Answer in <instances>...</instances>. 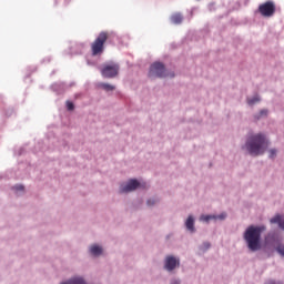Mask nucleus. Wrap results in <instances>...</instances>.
Here are the masks:
<instances>
[{"label":"nucleus","instance_id":"obj_1","mask_svg":"<svg viewBox=\"0 0 284 284\" xmlns=\"http://www.w3.org/2000/svg\"><path fill=\"white\" fill-rule=\"evenodd\" d=\"M267 145V139L263 134L258 133L255 135H251L247 139L245 148L252 156H260V154H265Z\"/></svg>","mask_w":284,"mask_h":284},{"label":"nucleus","instance_id":"obj_2","mask_svg":"<svg viewBox=\"0 0 284 284\" xmlns=\"http://www.w3.org/2000/svg\"><path fill=\"white\" fill-rule=\"evenodd\" d=\"M265 232V226H248L244 233V241L251 252L261 250V234Z\"/></svg>","mask_w":284,"mask_h":284},{"label":"nucleus","instance_id":"obj_3","mask_svg":"<svg viewBox=\"0 0 284 284\" xmlns=\"http://www.w3.org/2000/svg\"><path fill=\"white\" fill-rule=\"evenodd\" d=\"M110 39V33L108 31H102L98 34L95 40L91 43V54L92 57H101L105 51V43Z\"/></svg>","mask_w":284,"mask_h":284},{"label":"nucleus","instance_id":"obj_4","mask_svg":"<svg viewBox=\"0 0 284 284\" xmlns=\"http://www.w3.org/2000/svg\"><path fill=\"white\" fill-rule=\"evenodd\" d=\"M257 12H260L261 17H264L265 19L272 18L273 14H276V2L267 0L261 3L257 8Z\"/></svg>","mask_w":284,"mask_h":284},{"label":"nucleus","instance_id":"obj_5","mask_svg":"<svg viewBox=\"0 0 284 284\" xmlns=\"http://www.w3.org/2000/svg\"><path fill=\"white\" fill-rule=\"evenodd\" d=\"M168 73L165 71V64L161 62H154L150 67L149 77L150 79H163Z\"/></svg>","mask_w":284,"mask_h":284},{"label":"nucleus","instance_id":"obj_6","mask_svg":"<svg viewBox=\"0 0 284 284\" xmlns=\"http://www.w3.org/2000/svg\"><path fill=\"white\" fill-rule=\"evenodd\" d=\"M101 74L104 79H114L119 74V64L111 62L109 64H104L101 69Z\"/></svg>","mask_w":284,"mask_h":284},{"label":"nucleus","instance_id":"obj_7","mask_svg":"<svg viewBox=\"0 0 284 284\" xmlns=\"http://www.w3.org/2000/svg\"><path fill=\"white\" fill-rule=\"evenodd\" d=\"M140 186H141V183H139V181L130 180L125 185H121L120 192L122 194L128 192H134V190H136Z\"/></svg>","mask_w":284,"mask_h":284},{"label":"nucleus","instance_id":"obj_8","mask_svg":"<svg viewBox=\"0 0 284 284\" xmlns=\"http://www.w3.org/2000/svg\"><path fill=\"white\" fill-rule=\"evenodd\" d=\"M164 267H165V270H168V272H172V270H174V267H176V258H174L172 256H168L165 258Z\"/></svg>","mask_w":284,"mask_h":284},{"label":"nucleus","instance_id":"obj_9","mask_svg":"<svg viewBox=\"0 0 284 284\" xmlns=\"http://www.w3.org/2000/svg\"><path fill=\"white\" fill-rule=\"evenodd\" d=\"M185 227L189 232L193 234V232H196V229H194V217L190 215L185 221Z\"/></svg>","mask_w":284,"mask_h":284},{"label":"nucleus","instance_id":"obj_10","mask_svg":"<svg viewBox=\"0 0 284 284\" xmlns=\"http://www.w3.org/2000/svg\"><path fill=\"white\" fill-rule=\"evenodd\" d=\"M90 253L93 255V256H101V254L103 253V248L97 244L92 245L90 247Z\"/></svg>","mask_w":284,"mask_h":284},{"label":"nucleus","instance_id":"obj_11","mask_svg":"<svg viewBox=\"0 0 284 284\" xmlns=\"http://www.w3.org/2000/svg\"><path fill=\"white\" fill-rule=\"evenodd\" d=\"M100 88H102V90H105V92H112V91H114V85L108 84V83H102V84H100Z\"/></svg>","mask_w":284,"mask_h":284},{"label":"nucleus","instance_id":"obj_12","mask_svg":"<svg viewBox=\"0 0 284 284\" xmlns=\"http://www.w3.org/2000/svg\"><path fill=\"white\" fill-rule=\"evenodd\" d=\"M271 223H277L281 226V223H283V221L281 220V215H276L271 219Z\"/></svg>","mask_w":284,"mask_h":284},{"label":"nucleus","instance_id":"obj_13","mask_svg":"<svg viewBox=\"0 0 284 284\" xmlns=\"http://www.w3.org/2000/svg\"><path fill=\"white\" fill-rule=\"evenodd\" d=\"M258 101H261V99L258 97H254L253 99H248L247 103L248 105H254V103H258Z\"/></svg>","mask_w":284,"mask_h":284},{"label":"nucleus","instance_id":"obj_14","mask_svg":"<svg viewBox=\"0 0 284 284\" xmlns=\"http://www.w3.org/2000/svg\"><path fill=\"white\" fill-rule=\"evenodd\" d=\"M146 205H149V207H152V205H156V200L154 199L148 200Z\"/></svg>","mask_w":284,"mask_h":284},{"label":"nucleus","instance_id":"obj_15","mask_svg":"<svg viewBox=\"0 0 284 284\" xmlns=\"http://www.w3.org/2000/svg\"><path fill=\"white\" fill-rule=\"evenodd\" d=\"M268 156H270V159H274L275 156H276V150L275 149H271L270 151H268Z\"/></svg>","mask_w":284,"mask_h":284},{"label":"nucleus","instance_id":"obj_16","mask_svg":"<svg viewBox=\"0 0 284 284\" xmlns=\"http://www.w3.org/2000/svg\"><path fill=\"white\" fill-rule=\"evenodd\" d=\"M211 219H214V216L212 215H202L201 216V221H205L207 223V221H210Z\"/></svg>","mask_w":284,"mask_h":284},{"label":"nucleus","instance_id":"obj_17","mask_svg":"<svg viewBox=\"0 0 284 284\" xmlns=\"http://www.w3.org/2000/svg\"><path fill=\"white\" fill-rule=\"evenodd\" d=\"M67 108L69 111L74 110V103H72L71 101H67Z\"/></svg>","mask_w":284,"mask_h":284},{"label":"nucleus","instance_id":"obj_18","mask_svg":"<svg viewBox=\"0 0 284 284\" xmlns=\"http://www.w3.org/2000/svg\"><path fill=\"white\" fill-rule=\"evenodd\" d=\"M277 252L281 254V256H284V245L277 246Z\"/></svg>","mask_w":284,"mask_h":284},{"label":"nucleus","instance_id":"obj_19","mask_svg":"<svg viewBox=\"0 0 284 284\" xmlns=\"http://www.w3.org/2000/svg\"><path fill=\"white\" fill-rule=\"evenodd\" d=\"M13 190H16L17 192H23L24 187L23 185H16Z\"/></svg>","mask_w":284,"mask_h":284},{"label":"nucleus","instance_id":"obj_20","mask_svg":"<svg viewBox=\"0 0 284 284\" xmlns=\"http://www.w3.org/2000/svg\"><path fill=\"white\" fill-rule=\"evenodd\" d=\"M260 114H261V116H267V110H262V111L260 112Z\"/></svg>","mask_w":284,"mask_h":284},{"label":"nucleus","instance_id":"obj_21","mask_svg":"<svg viewBox=\"0 0 284 284\" xmlns=\"http://www.w3.org/2000/svg\"><path fill=\"white\" fill-rule=\"evenodd\" d=\"M172 21H173L174 23H179V16L173 17V18H172Z\"/></svg>","mask_w":284,"mask_h":284},{"label":"nucleus","instance_id":"obj_22","mask_svg":"<svg viewBox=\"0 0 284 284\" xmlns=\"http://www.w3.org/2000/svg\"><path fill=\"white\" fill-rule=\"evenodd\" d=\"M225 214H221V215H219V219L221 220V221H223V219H225Z\"/></svg>","mask_w":284,"mask_h":284},{"label":"nucleus","instance_id":"obj_23","mask_svg":"<svg viewBox=\"0 0 284 284\" xmlns=\"http://www.w3.org/2000/svg\"><path fill=\"white\" fill-rule=\"evenodd\" d=\"M204 246L206 247V250H210V243H204Z\"/></svg>","mask_w":284,"mask_h":284},{"label":"nucleus","instance_id":"obj_24","mask_svg":"<svg viewBox=\"0 0 284 284\" xmlns=\"http://www.w3.org/2000/svg\"><path fill=\"white\" fill-rule=\"evenodd\" d=\"M173 284H178V282H174Z\"/></svg>","mask_w":284,"mask_h":284}]
</instances>
